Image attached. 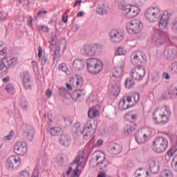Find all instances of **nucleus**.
I'll return each instance as SVG.
<instances>
[{"mask_svg":"<svg viewBox=\"0 0 177 177\" xmlns=\"http://www.w3.org/2000/svg\"><path fill=\"white\" fill-rule=\"evenodd\" d=\"M165 111L162 109H157L153 112V120L155 124H167L168 122V115H171V112L169 111V108H165Z\"/></svg>","mask_w":177,"mask_h":177,"instance_id":"f257e3e1","label":"nucleus"},{"mask_svg":"<svg viewBox=\"0 0 177 177\" xmlns=\"http://www.w3.org/2000/svg\"><path fill=\"white\" fill-rule=\"evenodd\" d=\"M168 147V140L164 137H157L153 141L152 149L155 153H164Z\"/></svg>","mask_w":177,"mask_h":177,"instance_id":"f03ea898","label":"nucleus"},{"mask_svg":"<svg viewBox=\"0 0 177 177\" xmlns=\"http://www.w3.org/2000/svg\"><path fill=\"white\" fill-rule=\"evenodd\" d=\"M87 70L91 74H99L103 70V64L102 62L95 58H91L86 60Z\"/></svg>","mask_w":177,"mask_h":177,"instance_id":"7ed1b4c3","label":"nucleus"},{"mask_svg":"<svg viewBox=\"0 0 177 177\" xmlns=\"http://www.w3.org/2000/svg\"><path fill=\"white\" fill-rule=\"evenodd\" d=\"M118 8L126 12V15L130 18L136 17L140 13V9L138 6H125L120 3Z\"/></svg>","mask_w":177,"mask_h":177,"instance_id":"20e7f679","label":"nucleus"},{"mask_svg":"<svg viewBox=\"0 0 177 177\" xmlns=\"http://www.w3.org/2000/svg\"><path fill=\"white\" fill-rule=\"evenodd\" d=\"M145 16L147 20H149L151 23L158 21V19H160V8L151 7L147 10Z\"/></svg>","mask_w":177,"mask_h":177,"instance_id":"39448f33","label":"nucleus"},{"mask_svg":"<svg viewBox=\"0 0 177 177\" xmlns=\"http://www.w3.org/2000/svg\"><path fill=\"white\" fill-rule=\"evenodd\" d=\"M143 28V24L138 19H133L127 25L129 34H139Z\"/></svg>","mask_w":177,"mask_h":177,"instance_id":"423d86ee","label":"nucleus"},{"mask_svg":"<svg viewBox=\"0 0 177 177\" xmlns=\"http://www.w3.org/2000/svg\"><path fill=\"white\" fill-rule=\"evenodd\" d=\"M131 61L133 66H142V64L146 63V55L142 51L133 53V55H131Z\"/></svg>","mask_w":177,"mask_h":177,"instance_id":"0eeeda50","label":"nucleus"},{"mask_svg":"<svg viewBox=\"0 0 177 177\" xmlns=\"http://www.w3.org/2000/svg\"><path fill=\"white\" fill-rule=\"evenodd\" d=\"M145 75L146 69L145 67L143 66H138L132 70L131 77L136 80V81H142Z\"/></svg>","mask_w":177,"mask_h":177,"instance_id":"6e6552de","label":"nucleus"},{"mask_svg":"<svg viewBox=\"0 0 177 177\" xmlns=\"http://www.w3.org/2000/svg\"><path fill=\"white\" fill-rule=\"evenodd\" d=\"M98 48L97 44L84 45L80 52L82 55L84 56H95L96 52H97Z\"/></svg>","mask_w":177,"mask_h":177,"instance_id":"1a4fd4ad","label":"nucleus"},{"mask_svg":"<svg viewBox=\"0 0 177 177\" xmlns=\"http://www.w3.org/2000/svg\"><path fill=\"white\" fill-rule=\"evenodd\" d=\"M17 63V58L13 57L8 59L7 57H3L0 62V71H2L3 68L9 70V68L16 66Z\"/></svg>","mask_w":177,"mask_h":177,"instance_id":"9d476101","label":"nucleus"},{"mask_svg":"<svg viewBox=\"0 0 177 177\" xmlns=\"http://www.w3.org/2000/svg\"><path fill=\"white\" fill-rule=\"evenodd\" d=\"M20 77L22 80V84L26 91H31L32 86V82L31 81V76L28 71L22 72L20 74Z\"/></svg>","mask_w":177,"mask_h":177,"instance_id":"9b49d317","label":"nucleus"},{"mask_svg":"<svg viewBox=\"0 0 177 177\" xmlns=\"http://www.w3.org/2000/svg\"><path fill=\"white\" fill-rule=\"evenodd\" d=\"M167 34L160 30H156L152 35V41L155 45H161L165 42Z\"/></svg>","mask_w":177,"mask_h":177,"instance_id":"f8f14e48","label":"nucleus"},{"mask_svg":"<svg viewBox=\"0 0 177 177\" xmlns=\"http://www.w3.org/2000/svg\"><path fill=\"white\" fill-rule=\"evenodd\" d=\"M111 42L113 44H119L122 39H124V35L122 32L117 30H112L109 33Z\"/></svg>","mask_w":177,"mask_h":177,"instance_id":"ddd939ff","label":"nucleus"},{"mask_svg":"<svg viewBox=\"0 0 177 177\" xmlns=\"http://www.w3.org/2000/svg\"><path fill=\"white\" fill-rule=\"evenodd\" d=\"M20 158L16 156H12L7 160V167L10 171L17 168L20 165Z\"/></svg>","mask_w":177,"mask_h":177,"instance_id":"4468645a","label":"nucleus"},{"mask_svg":"<svg viewBox=\"0 0 177 177\" xmlns=\"http://www.w3.org/2000/svg\"><path fill=\"white\" fill-rule=\"evenodd\" d=\"M86 94V93H85V90L77 89L72 93L71 97L74 102H76V103H81V102L85 99Z\"/></svg>","mask_w":177,"mask_h":177,"instance_id":"2eb2a0df","label":"nucleus"},{"mask_svg":"<svg viewBox=\"0 0 177 177\" xmlns=\"http://www.w3.org/2000/svg\"><path fill=\"white\" fill-rule=\"evenodd\" d=\"M24 132V136L28 139V140H32L34 139V128L30 124H24L22 127Z\"/></svg>","mask_w":177,"mask_h":177,"instance_id":"dca6fc26","label":"nucleus"},{"mask_svg":"<svg viewBox=\"0 0 177 177\" xmlns=\"http://www.w3.org/2000/svg\"><path fill=\"white\" fill-rule=\"evenodd\" d=\"M14 152L18 156H24L27 153V147L26 144L21 142L15 143L14 146Z\"/></svg>","mask_w":177,"mask_h":177,"instance_id":"f3484780","label":"nucleus"},{"mask_svg":"<svg viewBox=\"0 0 177 177\" xmlns=\"http://www.w3.org/2000/svg\"><path fill=\"white\" fill-rule=\"evenodd\" d=\"M108 151L112 156H117V154H120L122 151V146L117 143H111L108 147Z\"/></svg>","mask_w":177,"mask_h":177,"instance_id":"a211bd4d","label":"nucleus"},{"mask_svg":"<svg viewBox=\"0 0 177 177\" xmlns=\"http://www.w3.org/2000/svg\"><path fill=\"white\" fill-rule=\"evenodd\" d=\"M138 117H139V113L136 111H131L124 115V120L129 121L131 124H133V122H136L138 120Z\"/></svg>","mask_w":177,"mask_h":177,"instance_id":"6ab92c4d","label":"nucleus"},{"mask_svg":"<svg viewBox=\"0 0 177 177\" xmlns=\"http://www.w3.org/2000/svg\"><path fill=\"white\" fill-rule=\"evenodd\" d=\"M163 56L167 60H174L176 57V51L172 48H166L163 53Z\"/></svg>","mask_w":177,"mask_h":177,"instance_id":"aec40b11","label":"nucleus"},{"mask_svg":"<svg viewBox=\"0 0 177 177\" xmlns=\"http://www.w3.org/2000/svg\"><path fill=\"white\" fill-rule=\"evenodd\" d=\"M85 67V61L81 59H75L73 62V68L75 71H81Z\"/></svg>","mask_w":177,"mask_h":177,"instance_id":"412c9836","label":"nucleus"},{"mask_svg":"<svg viewBox=\"0 0 177 177\" xmlns=\"http://www.w3.org/2000/svg\"><path fill=\"white\" fill-rule=\"evenodd\" d=\"M95 160L97 161V165H98V167H101L100 169H103V168H106L107 165H109V164H104V162H106V156L104 154L97 155ZM103 164H104V167L102 166Z\"/></svg>","mask_w":177,"mask_h":177,"instance_id":"4be33fe9","label":"nucleus"},{"mask_svg":"<svg viewBox=\"0 0 177 177\" xmlns=\"http://www.w3.org/2000/svg\"><path fill=\"white\" fill-rule=\"evenodd\" d=\"M168 16L164 14L161 17L158 23V27L160 30H165V28H167V26H168Z\"/></svg>","mask_w":177,"mask_h":177,"instance_id":"5701e85b","label":"nucleus"},{"mask_svg":"<svg viewBox=\"0 0 177 177\" xmlns=\"http://www.w3.org/2000/svg\"><path fill=\"white\" fill-rule=\"evenodd\" d=\"M147 139V134L143 133V132H139L136 134V140L138 145L145 143Z\"/></svg>","mask_w":177,"mask_h":177,"instance_id":"b1692460","label":"nucleus"},{"mask_svg":"<svg viewBox=\"0 0 177 177\" xmlns=\"http://www.w3.org/2000/svg\"><path fill=\"white\" fill-rule=\"evenodd\" d=\"M71 84H76V86H82L84 85V79L78 75H74L70 80Z\"/></svg>","mask_w":177,"mask_h":177,"instance_id":"393cba45","label":"nucleus"},{"mask_svg":"<svg viewBox=\"0 0 177 177\" xmlns=\"http://www.w3.org/2000/svg\"><path fill=\"white\" fill-rule=\"evenodd\" d=\"M113 77L115 78H120L122 77V66L120 65L112 69Z\"/></svg>","mask_w":177,"mask_h":177,"instance_id":"a878e982","label":"nucleus"},{"mask_svg":"<svg viewBox=\"0 0 177 177\" xmlns=\"http://www.w3.org/2000/svg\"><path fill=\"white\" fill-rule=\"evenodd\" d=\"M71 142V138L68 135H62L59 138V143L62 146H68Z\"/></svg>","mask_w":177,"mask_h":177,"instance_id":"bb28decb","label":"nucleus"},{"mask_svg":"<svg viewBox=\"0 0 177 177\" xmlns=\"http://www.w3.org/2000/svg\"><path fill=\"white\" fill-rule=\"evenodd\" d=\"M59 35H60V32H59L57 28H55V31L51 33V38L49 41L50 45H55L57 42V37Z\"/></svg>","mask_w":177,"mask_h":177,"instance_id":"cd10ccee","label":"nucleus"},{"mask_svg":"<svg viewBox=\"0 0 177 177\" xmlns=\"http://www.w3.org/2000/svg\"><path fill=\"white\" fill-rule=\"evenodd\" d=\"M135 129H136V124L130 123L124 127V132L126 135H131L132 131H135Z\"/></svg>","mask_w":177,"mask_h":177,"instance_id":"c85d7f7f","label":"nucleus"},{"mask_svg":"<svg viewBox=\"0 0 177 177\" xmlns=\"http://www.w3.org/2000/svg\"><path fill=\"white\" fill-rule=\"evenodd\" d=\"M74 128L75 129V135H77V136H80L81 135H84V129L81 127V123L76 122L74 124Z\"/></svg>","mask_w":177,"mask_h":177,"instance_id":"c756f323","label":"nucleus"},{"mask_svg":"<svg viewBox=\"0 0 177 177\" xmlns=\"http://www.w3.org/2000/svg\"><path fill=\"white\" fill-rule=\"evenodd\" d=\"M96 13L100 15H106L107 13V7L103 3L101 6H98L96 9Z\"/></svg>","mask_w":177,"mask_h":177,"instance_id":"7c9ffc66","label":"nucleus"},{"mask_svg":"<svg viewBox=\"0 0 177 177\" xmlns=\"http://www.w3.org/2000/svg\"><path fill=\"white\" fill-rule=\"evenodd\" d=\"M124 86L127 89H131V88H133V86H135V82L133 81V78L132 77L126 79Z\"/></svg>","mask_w":177,"mask_h":177,"instance_id":"2f4dec72","label":"nucleus"},{"mask_svg":"<svg viewBox=\"0 0 177 177\" xmlns=\"http://www.w3.org/2000/svg\"><path fill=\"white\" fill-rule=\"evenodd\" d=\"M118 106L120 110H127V109H129V104H127L125 99L120 100Z\"/></svg>","mask_w":177,"mask_h":177,"instance_id":"473e14b6","label":"nucleus"},{"mask_svg":"<svg viewBox=\"0 0 177 177\" xmlns=\"http://www.w3.org/2000/svg\"><path fill=\"white\" fill-rule=\"evenodd\" d=\"M149 168L152 174H158V172L160 171V169H158V166L156 165L155 161H152L150 162Z\"/></svg>","mask_w":177,"mask_h":177,"instance_id":"72a5a7b5","label":"nucleus"},{"mask_svg":"<svg viewBox=\"0 0 177 177\" xmlns=\"http://www.w3.org/2000/svg\"><path fill=\"white\" fill-rule=\"evenodd\" d=\"M99 114V111L96 110V109H91L88 112V115L90 118H95V117H97Z\"/></svg>","mask_w":177,"mask_h":177,"instance_id":"f704fd0d","label":"nucleus"},{"mask_svg":"<svg viewBox=\"0 0 177 177\" xmlns=\"http://www.w3.org/2000/svg\"><path fill=\"white\" fill-rule=\"evenodd\" d=\"M92 131H93V129L84 127V139H88V138H91V136H92Z\"/></svg>","mask_w":177,"mask_h":177,"instance_id":"c9c22d12","label":"nucleus"},{"mask_svg":"<svg viewBox=\"0 0 177 177\" xmlns=\"http://www.w3.org/2000/svg\"><path fill=\"white\" fill-rule=\"evenodd\" d=\"M49 132L51 136H57L60 135V128L59 127H53L50 128Z\"/></svg>","mask_w":177,"mask_h":177,"instance_id":"e433bc0d","label":"nucleus"},{"mask_svg":"<svg viewBox=\"0 0 177 177\" xmlns=\"http://www.w3.org/2000/svg\"><path fill=\"white\" fill-rule=\"evenodd\" d=\"M58 94L61 97H67V95H68V91L65 87H61L59 89Z\"/></svg>","mask_w":177,"mask_h":177,"instance_id":"4c0bfd02","label":"nucleus"},{"mask_svg":"<svg viewBox=\"0 0 177 177\" xmlns=\"http://www.w3.org/2000/svg\"><path fill=\"white\" fill-rule=\"evenodd\" d=\"M125 53H127V50L122 47H119L116 50L115 55H116V56H122L123 55H125Z\"/></svg>","mask_w":177,"mask_h":177,"instance_id":"58836bf2","label":"nucleus"},{"mask_svg":"<svg viewBox=\"0 0 177 177\" xmlns=\"http://www.w3.org/2000/svg\"><path fill=\"white\" fill-rule=\"evenodd\" d=\"M171 26L172 31L177 34V17L173 19Z\"/></svg>","mask_w":177,"mask_h":177,"instance_id":"ea45409f","label":"nucleus"},{"mask_svg":"<svg viewBox=\"0 0 177 177\" xmlns=\"http://www.w3.org/2000/svg\"><path fill=\"white\" fill-rule=\"evenodd\" d=\"M6 90L10 95H13V93H15V88L13 87V84H12L7 85L6 87Z\"/></svg>","mask_w":177,"mask_h":177,"instance_id":"a19ab883","label":"nucleus"},{"mask_svg":"<svg viewBox=\"0 0 177 177\" xmlns=\"http://www.w3.org/2000/svg\"><path fill=\"white\" fill-rule=\"evenodd\" d=\"M159 177H171V172L168 170H163L160 172Z\"/></svg>","mask_w":177,"mask_h":177,"instance_id":"79ce46f5","label":"nucleus"},{"mask_svg":"<svg viewBox=\"0 0 177 177\" xmlns=\"http://www.w3.org/2000/svg\"><path fill=\"white\" fill-rule=\"evenodd\" d=\"M59 55H60V47L57 46L54 50L53 58L54 59H57Z\"/></svg>","mask_w":177,"mask_h":177,"instance_id":"37998d69","label":"nucleus"},{"mask_svg":"<svg viewBox=\"0 0 177 177\" xmlns=\"http://www.w3.org/2000/svg\"><path fill=\"white\" fill-rule=\"evenodd\" d=\"M171 70L172 73H177V62L171 63Z\"/></svg>","mask_w":177,"mask_h":177,"instance_id":"c03bdc74","label":"nucleus"},{"mask_svg":"<svg viewBox=\"0 0 177 177\" xmlns=\"http://www.w3.org/2000/svg\"><path fill=\"white\" fill-rule=\"evenodd\" d=\"M176 151H177V149L176 147H173V148L170 149L167 151L168 157H172V156H174V153H176Z\"/></svg>","mask_w":177,"mask_h":177,"instance_id":"a18cd8bd","label":"nucleus"},{"mask_svg":"<svg viewBox=\"0 0 177 177\" xmlns=\"http://www.w3.org/2000/svg\"><path fill=\"white\" fill-rule=\"evenodd\" d=\"M64 122H65L66 125H71V124H73V120L69 117H64Z\"/></svg>","mask_w":177,"mask_h":177,"instance_id":"49530a36","label":"nucleus"},{"mask_svg":"<svg viewBox=\"0 0 177 177\" xmlns=\"http://www.w3.org/2000/svg\"><path fill=\"white\" fill-rule=\"evenodd\" d=\"M160 80V74L156 73L152 78V82L153 84H157L158 81Z\"/></svg>","mask_w":177,"mask_h":177,"instance_id":"de8ad7c7","label":"nucleus"},{"mask_svg":"<svg viewBox=\"0 0 177 177\" xmlns=\"http://www.w3.org/2000/svg\"><path fill=\"white\" fill-rule=\"evenodd\" d=\"M15 135V131H11L9 134L3 138L4 140H10L12 139V137Z\"/></svg>","mask_w":177,"mask_h":177,"instance_id":"09e8293b","label":"nucleus"},{"mask_svg":"<svg viewBox=\"0 0 177 177\" xmlns=\"http://www.w3.org/2000/svg\"><path fill=\"white\" fill-rule=\"evenodd\" d=\"M40 31H43V32H49V28L45 26H40L38 27Z\"/></svg>","mask_w":177,"mask_h":177,"instance_id":"8fccbe9b","label":"nucleus"},{"mask_svg":"<svg viewBox=\"0 0 177 177\" xmlns=\"http://www.w3.org/2000/svg\"><path fill=\"white\" fill-rule=\"evenodd\" d=\"M46 13H48V12H46V10H44V11L39 10L36 15V16L35 17V20H37L38 17H41L42 15H46Z\"/></svg>","mask_w":177,"mask_h":177,"instance_id":"3c124183","label":"nucleus"},{"mask_svg":"<svg viewBox=\"0 0 177 177\" xmlns=\"http://www.w3.org/2000/svg\"><path fill=\"white\" fill-rule=\"evenodd\" d=\"M59 70H61L62 71H64V73H66V71H67V66H66V64H59Z\"/></svg>","mask_w":177,"mask_h":177,"instance_id":"603ef678","label":"nucleus"},{"mask_svg":"<svg viewBox=\"0 0 177 177\" xmlns=\"http://www.w3.org/2000/svg\"><path fill=\"white\" fill-rule=\"evenodd\" d=\"M5 53H6V49L3 48L2 50H0V59L2 60L3 57H5Z\"/></svg>","mask_w":177,"mask_h":177,"instance_id":"864d4df0","label":"nucleus"},{"mask_svg":"<svg viewBox=\"0 0 177 177\" xmlns=\"http://www.w3.org/2000/svg\"><path fill=\"white\" fill-rule=\"evenodd\" d=\"M49 24H53V23H55V26H56V23H57V17H56V15H54L50 21L48 22Z\"/></svg>","mask_w":177,"mask_h":177,"instance_id":"5fc2aeb1","label":"nucleus"},{"mask_svg":"<svg viewBox=\"0 0 177 177\" xmlns=\"http://www.w3.org/2000/svg\"><path fill=\"white\" fill-rule=\"evenodd\" d=\"M19 177H30V174H28V171H24L20 173V175Z\"/></svg>","mask_w":177,"mask_h":177,"instance_id":"6e6d98bb","label":"nucleus"},{"mask_svg":"<svg viewBox=\"0 0 177 177\" xmlns=\"http://www.w3.org/2000/svg\"><path fill=\"white\" fill-rule=\"evenodd\" d=\"M139 99H140V95L138 93H136L133 94V100L135 102V103H138V102H139Z\"/></svg>","mask_w":177,"mask_h":177,"instance_id":"4d7b16f0","label":"nucleus"},{"mask_svg":"<svg viewBox=\"0 0 177 177\" xmlns=\"http://www.w3.org/2000/svg\"><path fill=\"white\" fill-rule=\"evenodd\" d=\"M46 63H48V57L44 55L41 57V64L42 66H45Z\"/></svg>","mask_w":177,"mask_h":177,"instance_id":"13d9d810","label":"nucleus"},{"mask_svg":"<svg viewBox=\"0 0 177 177\" xmlns=\"http://www.w3.org/2000/svg\"><path fill=\"white\" fill-rule=\"evenodd\" d=\"M28 26L30 27V28H32V17L31 16L28 17Z\"/></svg>","mask_w":177,"mask_h":177,"instance_id":"bf43d9fd","label":"nucleus"},{"mask_svg":"<svg viewBox=\"0 0 177 177\" xmlns=\"http://www.w3.org/2000/svg\"><path fill=\"white\" fill-rule=\"evenodd\" d=\"M68 20V16L67 15L66 12H65L62 16V21H63V23H67Z\"/></svg>","mask_w":177,"mask_h":177,"instance_id":"052dcab7","label":"nucleus"},{"mask_svg":"<svg viewBox=\"0 0 177 177\" xmlns=\"http://www.w3.org/2000/svg\"><path fill=\"white\" fill-rule=\"evenodd\" d=\"M162 78H164V80H170L171 76H169V74L167 72H164L162 73Z\"/></svg>","mask_w":177,"mask_h":177,"instance_id":"680f3d73","label":"nucleus"},{"mask_svg":"<svg viewBox=\"0 0 177 177\" xmlns=\"http://www.w3.org/2000/svg\"><path fill=\"white\" fill-rule=\"evenodd\" d=\"M5 19H6V13L1 11L0 12V21H2L3 20H5Z\"/></svg>","mask_w":177,"mask_h":177,"instance_id":"e2e57ef3","label":"nucleus"},{"mask_svg":"<svg viewBox=\"0 0 177 177\" xmlns=\"http://www.w3.org/2000/svg\"><path fill=\"white\" fill-rule=\"evenodd\" d=\"M113 96H118V95H120V88H113Z\"/></svg>","mask_w":177,"mask_h":177,"instance_id":"0e129e2a","label":"nucleus"},{"mask_svg":"<svg viewBox=\"0 0 177 177\" xmlns=\"http://www.w3.org/2000/svg\"><path fill=\"white\" fill-rule=\"evenodd\" d=\"M93 124L91 122H88L86 125L84 127L86 129H93Z\"/></svg>","mask_w":177,"mask_h":177,"instance_id":"69168bd1","label":"nucleus"},{"mask_svg":"<svg viewBox=\"0 0 177 177\" xmlns=\"http://www.w3.org/2000/svg\"><path fill=\"white\" fill-rule=\"evenodd\" d=\"M38 57L39 59H41V57H42V47L41 46H39Z\"/></svg>","mask_w":177,"mask_h":177,"instance_id":"338daca9","label":"nucleus"},{"mask_svg":"<svg viewBox=\"0 0 177 177\" xmlns=\"http://www.w3.org/2000/svg\"><path fill=\"white\" fill-rule=\"evenodd\" d=\"M21 106L23 107V109H26L27 107V102L26 100L21 101Z\"/></svg>","mask_w":177,"mask_h":177,"instance_id":"774afa93","label":"nucleus"}]
</instances>
